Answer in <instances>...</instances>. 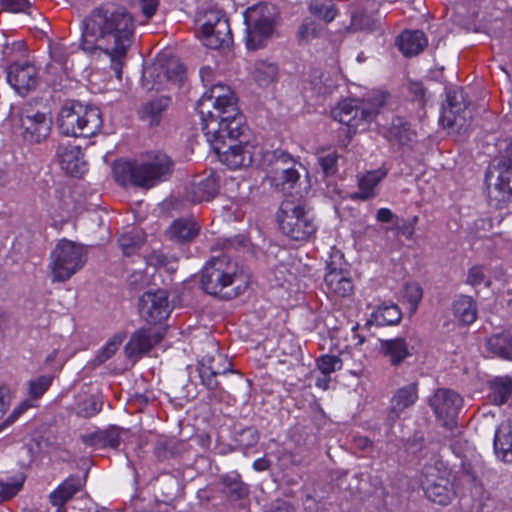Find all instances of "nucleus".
Here are the masks:
<instances>
[{
  "label": "nucleus",
  "instance_id": "obj_11",
  "mask_svg": "<svg viewBox=\"0 0 512 512\" xmlns=\"http://www.w3.org/2000/svg\"><path fill=\"white\" fill-rule=\"evenodd\" d=\"M277 16V7L268 3L256 4L245 11L246 45L249 50L263 47L264 41L274 32Z\"/></svg>",
  "mask_w": 512,
  "mask_h": 512
},
{
  "label": "nucleus",
  "instance_id": "obj_45",
  "mask_svg": "<svg viewBox=\"0 0 512 512\" xmlns=\"http://www.w3.org/2000/svg\"><path fill=\"white\" fill-rule=\"evenodd\" d=\"M339 155L336 151H321L318 153L317 161L325 177L333 176L338 171Z\"/></svg>",
  "mask_w": 512,
  "mask_h": 512
},
{
  "label": "nucleus",
  "instance_id": "obj_24",
  "mask_svg": "<svg viewBox=\"0 0 512 512\" xmlns=\"http://www.w3.org/2000/svg\"><path fill=\"white\" fill-rule=\"evenodd\" d=\"M162 340L159 333H152L150 329L141 328L135 331L125 345V354L130 359H137L150 351Z\"/></svg>",
  "mask_w": 512,
  "mask_h": 512
},
{
  "label": "nucleus",
  "instance_id": "obj_52",
  "mask_svg": "<svg viewBox=\"0 0 512 512\" xmlns=\"http://www.w3.org/2000/svg\"><path fill=\"white\" fill-rule=\"evenodd\" d=\"M178 444L173 440H160L154 448L155 456L159 461H166L179 454Z\"/></svg>",
  "mask_w": 512,
  "mask_h": 512
},
{
  "label": "nucleus",
  "instance_id": "obj_40",
  "mask_svg": "<svg viewBox=\"0 0 512 512\" xmlns=\"http://www.w3.org/2000/svg\"><path fill=\"white\" fill-rule=\"evenodd\" d=\"M387 171L384 169H377L369 171L363 175L358 182L360 193L355 195L356 198L361 200H368L374 196V188L385 178Z\"/></svg>",
  "mask_w": 512,
  "mask_h": 512
},
{
  "label": "nucleus",
  "instance_id": "obj_20",
  "mask_svg": "<svg viewBox=\"0 0 512 512\" xmlns=\"http://www.w3.org/2000/svg\"><path fill=\"white\" fill-rule=\"evenodd\" d=\"M7 81L20 95L27 94L37 84V71L34 65L14 63L7 69Z\"/></svg>",
  "mask_w": 512,
  "mask_h": 512
},
{
  "label": "nucleus",
  "instance_id": "obj_49",
  "mask_svg": "<svg viewBox=\"0 0 512 512\" xmlns=\"http://www.w3.org/2000/svg\"><path fill=\"white\" fill-rule=\"evenodd\" d=\"M321 29L322 26L313 17H306L299 26L297 38L300 42L308 41L310 38L317 37Z\"/></svg>",
  "mask_w": 512,
  "mask_h": 512
},
{
  "label": "nucleus",
  "instance_id": "obj_21",
  "mask_svg": "<svg viewBox=\"0 0 512 512\" xmlns=\"http://www.w3.org/2000/svg\"><path fill=\"white\" fill-rule=\"evenodd\" d=\"M219 487L222 497L230 503L242 505L249 498V486L236 471L220 475Z\"/></svg>",
  "mask_w": 512,
  "mask_h": 512
},
{
  "label": "nucleus",
  "instance_id": "obj_29",
  "mask_svg": "<svg viewBox=\"0 0 512 512\" xmlns=\"http://www.w3.org/2000/svg\"><path fill=\"white\" fill-rule=\"evenodd\" d=\"M121 429L117 426H110L106 430H99L91 434L81 435L84 444L95 449L113 448L116 449L120 445Z\"/></svg>",
  "mask_w": 512,
  "mask_h": 512
},
{
  "label": "nucleus",
  "instance_id": "obj_51",
  "mask_svg": "<svg viewBox=\"0 0 512 512\" xmlns=\"http://www.w3.org/2000/svg\"><path fill=\"white\" fill-rule=\"evenodd\" d=\"M123 341V336L115 335L104 347H102L93 360L94 365H100L109 360L118 350Z\"/></svg>",
  "mask_w": 512,
  "mask_h": 512
},
{
  "label": "nucleus",
  "instance_id": "obj_8",
  "mask_svg": "<svg viewBox=\"0 0 512 512\" xmlns=\"http://www.w3.org/2000/svg\"><path fill=\"white\" fill-rule=\"evenodd\" d=\"M277 220L282 233L294 241H306L316 232L313 214L303 201L284 200Z\"/></svg>",
  "mask_w": 512,
  "mask_h": 512
},
{
  "label": "nucleus",
  "instance_id": "obj_53",
  "mask_svg": "<svg viewBox=\"0 0 512 512\" xmlns=\"http://www.w3.org/2000/svg\"><path fill=\"white\" fill-rule=\"evenodd\" d=\"M317 368L323 375H330L331 373L342 369V360L336 355L325 354L321 355L317 361Z\"/></svg>",
  "mask_w": 512,
  "mask_h": 512
},
{
  "label": "nucleus",
  "instance_id": "obj_6",
  "mask_svg": "<svg viewBox=\"0 0 512 512\" xmlns=\"http://www.w3.org/2000/svg\"><path fill=\"white\" fill-rule=\"evenodd\" d=\"M390 95L384 92H373L363 99H345L333 110L332 117L355 131L376 120L384 112Z\"/></svg>",
  "mask_w": 512,
  "mask_h": 512
},
{
  "label": "nucleus",
  "instance_id": "obj_22",
  "mask_svg": "<svg viewBox=\"0 0 512 512\" xmlns=\"http://www.w3.org/2000/svg\"><path fill=\"white\" fill-rule=\"evenodd\" d=\"M53 379V375L45 374L29 380L27 383L29 398L24 400L3 424L12 423L23 411L29 408L38 407L39 399L48 391L52 385Z\"/></svg>",
  "mask_w": 512,
  "mask_h": 512
},
{
  "label": "nucleus",
  "instance_id": "obj_25",
  "mask_svg": "<svg viewBox=\"0 0 512 512\" xmlns=\"http://www.w3.org/2000/svg\"><path fill=\"white\" fill-rule=\"evenodd\" d=\"M218 192V177L214 172H211L205 177L193 180L186 188V197L194 203H200L212 200Z\"/></svg>",
  "mask_w": 512,
  "mask_h": 512
},
{
  "label": "nucleus",
  "instance_id": "obj_3",
  "mask_svg": "<svg viewBox=\"0 0 512 512\" xmlns=\"http://www.w3.org/2000/svg\"><path fill=\"white\" fill-rule=\"evenodd\" d=\"M174 168L175 163L169 155L155 151L147 153L139 160L115 162L113 175L122 186L130 183L135 187L150 189L168 181Z\"/></svg>",
  "mask_w": 512,
  "mask_h": 512
},
{
  "label": "nucleus",
  "instance_id": "obj_55",
  "mask_svg": "<svg viewBox=\"0 0 512 512\" xmlns=\"http://www.w3.org/2000/svg\"><path fill=\"white\" fill-rule=\"evenodd\" d=\"M376 20L363 11L351 14V28L357 30H374L376 28Z\"/></svg>",
  "mask_w": 512,
  "mask_h": 512
},
{
  "label": "nucleus",
  "instance_id": "obj_23",
  "mask_svg": "<svg viewBox=\"0 0 512 512\" xmlns=\"http://www.w3.org/2000/svg\"><path fill=\"white\" fill-rule=\"evenodd\" d=\"M56 155L62 170L68 175L81 177L85 173L86 163L83 160L82 151L79 146L59 144Z\"/></svg>",
  "mask_w": 512,
  "mask_h": 512
},
{
  "label": "nucleus",
  "instance_id": "obj_31",
  "mask_svg": "<svg viewBox=\"0 0 512 512\" xmlns=\"http://www.w3.org/2000/svg\"><path fill=\"white\" fill-rule=\"evenodd\" d=\"M181 491V483L177 476L170 473H163L155 483V499L160 503L173 501Z\"/></svg>",
  "mask_w": 512,
  "mask_h": 512
},
{
  "label": "nucleus",
  "instance_id": "obj_41",
  "mask_svg": "<svg viewBox=\"0 0 512 512\" xmlns=\"http://www.w3.org/2000/svg\"><path fill=\"white\" fill-rule=\"evenodd\" d=\"M491 398L494 404H505L512 394V378L509 376L495 377L489 382Z\"/></svg>",
  "mask_w": 512,
  "mask_h": 512
},
{
  "label": "nucleus",
  "instance_id": "obj_59",
  "mask_svg": "<svg viewBox=\"0 0 512 512\" xmlns=\"http://www.w3.org/2000/svg\"><path fill=\"white\" fill-rule=\"evenodd\" d=\"M221 20H228L225 15L219 10L206 11L202 18L198 21L201 22V32L211 27L216 26Z\"/></svg>",
  "mask_w": 512,
  "mask_h": 512
},
{
  "label": "nucleus",
  "instance_id": "obj_27",
  "mask_svg": "<svg viewBox=\"0 0 512 512\" xmlns=\"http://www.w3.org/2000/svg\"><path fill=\"white\" fill-rule=\"evenodd\" d=\"M87 473L81 477L70 475L49 495L50 503L57 507V512H62L65 504L71 500L75 494L82 490L85 485Z\"/></svg>",
  "mask_w": 512,
  "mask_h": 512
},
{
  "label": "nucleus",
  "instance_id": "obj_30",
  "mask_svg": "<svg viewBox=\"0 0 512 512\" xmlns=\"http://www.w3.org/2000/svg\"><path fill=\"white\" fill-rule=\"evenodd\" d=\"M204 45L210 49L228 47L233 39L228 20H221L216 26L202 31Z\"/></svg>",
  "mask_w": 512,
  "mask_h": 512
},
{
  "label": "nucleus",
  "instance_id": "obj_10",
  "mask_svg": "<svg viewBox=\"0 0 512 512\" xmlns=\"http://www.w3.org/2000/svg\"><path fill=\"white\" fill-rule=\"evenodd\" d=\"M87 253L83 245L61 239L50 255L52 282H65L83 268Z\"/></svg>",
  "mask_w": 512,
  "mask_h": 512
},
{
  "label": "nucleus",
  "instance_id": "obj_63",
  "mask_svg": "<svg viewBox=\"0 0 512 512\" xmlns=\"http://www.w3.org/2000/svg\"><path fill=\"white\" fill-rule=\"evenodd\" d=\"M409 92L413 96V100L419 102L421 106H424L426 102V89L421 82H410Z\"/></svg>",
  "mask_w": 512,
  "mask_h": 512
},
{
  "label": "nucleus",
  "instance_id": "obj_62",
  "mask_svg": "<svg viewBox=\"0 0 512 512\" xmlns=\"http://www.w3.org/2000/svg\"><path fill=\"white\" fill-rule=\"evenodd\" d=\"M1 5L10 12H26L31 6L28 0H0Z\"/></svg>",
  "mask_w": 512,
  "mask_h": 512
},
{
  "label": "nucleus",
  "instance_id": "obj_58",
  "mask_svg": "<svg viewBox=\"0 0 512 512\" xmlns=\"http://www.w3.org/2000/svg\"><path fill=\"white\" fill-rule=\"evenodd\" d=\"M465 283L471 286H478L481 283H485L487 287L491 285V281L487 279L484 267L481 265H474L468 270Z\"/></svg>",
  "mask_w": 512,
  "mask_h": 512
},
{
  "label": "nucleus",
  "instance_id": "obj_5",
  "mask_svg": "<svg viewBox=\"0 0 512 512\" xmlns=\"http://www.w3.org/2000/svg\"><path fill=\"white\" fill-rule=\"evenodd\" d=\"M56 124L65 136L89 138L100 132L102 113L98 107L69 100L61 107Z\"/></svg>",
  "mask_w": 512,
  "mask_h": 512
},
{
  "label": "nucleus",
  "instance_id": "obj_16",
  "mask_svg": "<svg viewBox=\"0 0 512 512\" xmlns=\"http://www.w3.org/2000/svg\"><path fill=\"white\" fill-rule=\"evenodd\" d=\"M237 107V99L230 87L222 84H212L197 101L198 114L204 111L224 110Z\"/></svg>",
  "mask_w": 512,
  "mask_h": 512
},
{
  "label": "nucleus",
  "instance_id": "obj_38",
  "mask_svg": "<svg viewBox=\"0 0 512 512\" xmlns=\"http://www.w3.org/2000/svg\"><path fill=\"white\" fill-rule=\"evenodd\" d=\"M486 348L493 355L512 361V334L501 332L486 340Z\"/></svg>",
  "mask_w": 512,
  "mask_h": 512
},
{
  "label": "nucleus",
  "instance_id": "obj_43",
  "mask_svg": "<svg viewBox=\"0 0 512 512\" xmlns=\"http://www.w3.org/2000/svg\"><path fill=\"white\" fill-rule=\"evenodd\" d=\"M278 76V67L274 63L259 61L255 65L254 79L259 86H268L273 83Z\"/></svg>",
  "mask_w": 512,
  "mask_h": 512
},
{
  "label": "nucleus",
  "instance_id": "obj_36",
  "mask_svg": "<svg viewBox=\"0 0 512 512\" xmlns=\"http://www.w3.org/2000/svg\"><path fill=\"white\" fill-rule=\"evenodd\" d=\"M387 138L399 145H406L413 140L415 136L411 124L401 116L392 118L391 125L387 131Z\"/></svg>",
  "mask_w": 512,
  "mask_h": 512
},
{
  "label": "nucleus",
  "instance_id": "obj_33",
  "mask_svg": "<svg viewBox=\"0 0 512 512\" xmlns=\"http://www.w3.org/2000/svg\"><path fill=\"white\" fill-rule=\"evenodd\" d=\"M427 38L424 32L404 31L401 33L396 41L399 50L406 56L411 57L418 55L427 46Z\"/></svg>",
  "mask_w": 512,
  "mask_h": 512
},
{
  "label": "nucleus",
  "instance_id": "obj_60",
  "mask_svg": "<svg viewBox=\"0 0 512 512\" xmlns=\"http://www.w3.org/2000/svg\"><path fill=\"white\" fill-rule=\"evenodd\" d=\"M496 147L499 153V158L494 160L492 164L502 161L512 164V140L509 138L498 140Z\"/></svg>",
  "mask_w": 512,
  "mask_h": 512
},
{
  "label": "nucleus",
  "instance_id": "obj_42",
  "mask_svg": "<svg viewBox=\"0 0 512 512\" xmlns=\"http://www.w3.org/2000/svg\"><path fill=\"white\" fill-rule=\"evenodd\" d=\"M163 76L168 82L180 86L185 78L184 66L177 59H170L158 67L157 77Z\"/></svg>",
  "mask_w": 512,
  "mask_h": 512
},
{
  "label": "nucleus",
  "instance_id": "obj_15",
  "mask_svg": "<svg viewBox=\"0 0 512 512\" xmlns=\"http://www.w3.org/2000/svg\"><path fill=\"white\" fill-rule=\"evenodd\" d=\"M466 102L462 88L449 89L446 92V102L442 106L440 121L444 127H462L466 122Z\"/></svg>",
  "mask_w": 512,
  "mask_h": 512
},
{
  "label": "nucleus",
  "instance_id": "obj_17",
  "mask_svg": "<svg viewBox=\"0 0 512 512\" xmlns=\"http://www.w3.org/2000/svg\"><path fill=\"white\" fill-rule=\"evenodd\" d=\"M417 399V383H409L398 388L390 399V406L386 418L388 426H393L402 413H404L406 409L412 407L416 403Z\"/></svg>",
  "mask_w": 512,
  "mask_h": 512
},
{
  "label": "nucleus",
  "instance_id": "obj_9",
  "mask_svg": "<svg viewBox=\"0 0 512 512\" xmlns=\"http://www.w3.org/2000/svg\"><path fill=\"white\" fill-rule=\"evenodd\" d=\"M451 472L436 454L422 468L421 486L425 496L433 503L448 505L455 496Z\"/></svg>",
  "mask_w": 512,
  "mask_h": 512
},
{
  "label": "nucleus",
  "instance_id": "obj_47",
  "mask_svg": "<svg viewBox=\"0 0 512 512\" xmlns=\"http://www.w3.org/2000/svg\"><path fill=\"white\" fill-rule=\"evenodd\" d=\"M310 13L325 23H330L337 15L335 6L328 2H311L309 5Z\"/></svg>",
  "mask_w": 512,
  "mask_h": 512
},
{
  "label": "nucleus",
  "instance_id": "obj_37",
  "mask_svg": "<svg viewBox=\"0 0 512 512\" xmlns=\"http://www.w3.org/2000/svg\"><path fill=\"white\" fill-rule=\"evenodd\" d=\"M454 316L464 325L472 324L477 318L476 301L468 295H460L452 305Z\"/></svg>",
  "mask_w": 512,
  "mask_h": 512
},
{
  "label": "nucleus",
  "instance_id": "obj_35",
  "mask_svg": "<svg viewBox=\"0 0 512 512\" xmlns=\"http://www.w3.org/2000/svg\"><path fill=\"white\" fill-rule=\"evenodd\" d=\"M494 451L504 462L512 463V427L502 423L495 431Z\"/></svg>",
  "mask_w": 512,
  "mask_h": 512
},
{
  "label": "nucleus",
  "instance_id": "obj_50",
  "mask_svg": "<svg viewBox=\"0 0 512 512\" xmlns=\"http://www.w3.org/2000/svg\"><path fill=\"white\" fill-rule=\"evenodd\" d=\"M102 405L103 402L99 397L91 395L79 404L76 414L78 417L91 418L102 410Z\"/></svg>",
  "mask_w": 512,
  "mask_h": 512
},
{
  "label": "nucleus",
  "instance_id": "obj_26",
  "mask_svg": "<svg viewBox=\"0 0 512 512\" xmlns=\"http://www.w3.org/2000/svg\"><path fill=\"white\" fill-rule=\"evenodd\" d=\"M200 232V225L193 217L175 219L165 231L166 237L177 244L192 242Z\"/></svg>",
  "mask_w": 512,
  "mask_h": 512
},
{
  "label": "nucleus",
  "instance_id": "obj_7",
  "mask_svg": "<svg viewBox=\"0 0 512 512\" xmlns=\"http://www.w3.org/2000/svg\"><path fill=\"white\" fill-rule=\"evenodd\" d=\"M236 265L226 256L209 260L201 271V288L209 295L231 300L241 293Z\"/></svg>",
  "mask_w": 512,
  "mask_h": 512
},
{
  "label": "nucleus",
  "instance_id": "obj_57",
  "mask_svg": "<svg viewBox=\"0 0 512 512\" xmlns=\"http://www.w3.org/2000/svg\"><path fill=\"white\" fill-rule=\"evenodd\" d=\"M406 449L408 452L417 455L419 458L427 456V453H423L427 449L425 445V439L422 432H415L406 441Z\"/></svg>",
  "mask_w": 512,
  "mask_h": 512
},
{
  "label": "nucleus",
  "instance_id": "obj_1",
  "mask_svg": "<svg viewBox=\"0 0 512 512\" xmlns=\"http://www.w3.org/2000/svg\"><path fill=\"white\" fill-rule=\"evenodd\" d=\"M134 35L132 14L122 5L104 3L92 9L83 19L79 47L89 54L102 50L110 58L115 77L121 80Z\"/></svg>",
  "mask_w": 512,
  "mask_h": 512
},
{
  "label": "nucleus",
  "instance_id": "obj_54",
  "mask_svg": "<svg viewBox=\"0 0 512 512\" xmlns=\"http://www.w3.org/2000/svg\"><path fill=\"white\" fill-rule=\"evenodd\" d=\"M258 431L254 427H246L235 434V442L240 449H248L257 444Z\"/></svg>",
  "mask_w": 512,
  "mask_h": 512
},
{
  "label": "nucleus",
  "instance_id": "obj_32",
  "mask_svg": "<svg viewBox=\"0 0 512 512\" xmlns=\"http://www.w3.org/2000/svg\"><path fill=\"white\" fill-rule=\"evenodd\" d=\"M171 101V97L162 95L145 102L139 110L140 118L147 121L150 126L159 125L162 115L170 106Z\"/></svg>",
  "mask_w": 512,
  "mask_h": 512
},
{
  "label": "nucleus",
  "instance_id": "obj_34",
  "mask_svg": "<svg viewBox=\"0 0 512 512\" xmlns=\"http://www.w3.org/2000/svg\"><path fill=\"white\" fill-rule=\"evenodd\" d=\"M379 341L381 352L389 358V362L393 366L400 365L411 355L404 338L380 339Z\"/></svg>",
  "mask_w": 512,
  "mask_h": 512
},
{
  "label": "nucleus",
  "instance_id": "obj_61",
  "mask_svg": "<svg viewBox=\"0 0 512 512\" xmlns=\"http://www.w3.org/2000/svg\"><path fill=\"white\" fill-rule=\"evenodd\" d=\"M326 496L315 498L311 492H305L303 506L306 512H321L326 504Z\"/></svg>",
  "mask_w": 512,
  "mask_h": 512
},
{
  "label": "nucleus",
  "instance_id": "obj_39",
  "mask_svg": "<svg viewBox=\"0 0 512 512\" xmlns=\"http://www.w3.org/2000/svg\"><path fill=\"white\" fill-rule=\"evenodd\" d=\"M402 313L394 303H383L371 314L368 323H375L377 326L395 325L401 321Z\"/></svg>",
  "mask_w": 512,
  "mask_h": 512
},
{
  "label": "nucleus",
  "instance_id": "obj_28",
  "mask_svg": "<svg viewBox=\"0 0 512 512\" xmlns=\"http://www.w3.org/2000/svg\"><path fill=\"white\" fill-rule=\"evenodd\" d=\"M327 270L324 283L328 291L340 297L350 296L353 293L354 286L348 272L337 269L333 266V263L327 264Z\"/></svg>",
  "mask_w": 512,
  "mask_h": 512
},
{
  "label": "nucleus",
  "instance_id": "obj_4",
  "mask_svg": "<svg viewBox=\"0 0 512 512\" xmlns=\"http://www.w3.org/2000/svg\"><path fill=\"white\" fill-rule=\"evenodd\" d=\"M196 371L200 383L207 390L210 403H221L228 396L232 384L243 383L242 375L232 370V364L220 353L206 355L198 361Z\"/></svg>",
  "mask_w": 512,
  "mask_h": 512
},
{
  "label": "nucleus",
  "instance_id": "obj_19",
  "mask_svg": "<svg viewBox=\"0 0 512 512\" xmlns=\"http://www.w3.org/2000/svg\"><path fill=\"white\" fill-rule=\"evenodd\" d=\"M21 126L24 129V137L30 142L40 143L47 138L51 131L52 119L43 112L23 113Z\"/></svg>",
  "mask_w": 512,
  "mask_h": 512
},
{
  "label": "nucleus",
  "instance_id": "obj_56",
  "mask_svg": "<svg viewBox=\"0 0 512 512\" xmlns=\"http://www.w3.org/2000/svg\"><path fill=\"white\" fill-rule=\"evenodd\" d=\"M423 296L421 286L416 283H407L404 287V298L411 306V312H415Z\"/></svg>",
  "mask_w": 512,
  "mask_h": 512
},
{
  "label": "nucleus",
  "instance_id": "obj_18",
  "mask_svg": "<svg viewBox=\"0 0 512 512\" xmlns=\"http://www.w3.org/2000/svg\"><path fill=\"white\" fill-rule=\"evenodd\" d=\"M257 154L256 159L260 157V165L261 167L270 175L272 178L278 174H283V172L291 167L298 166L299 168H303L301 163L297 162L294 157L288 152L276 149L271 151L262 152L259 148L256 147ZM255 160L254 163H256Z\"/></svg>",
  "mask_w": 512,
  "mask_h": 512
},
{
  "label": "nucleus",
  "instance_id": "obj_13",
  "mask_svg": "<svg viewBox=\"0 0 512 512\" xmlns=\"http://www.w3.org/2000/svg\"><path fill=\"white\" fill-rule=\"evenodd\" d=\"M139 311L150 324H159L166 320L172 311L168 292L163 289L146 291L139 299Z\"/></svg>",
  "mask_w": 512,
  "mask_h": 512
},
{
  "label": "nucleus",
  "instance_id": "obj_64",
  "mask_svg": "<svg viewBox=\"0 0 512 512\" xmlns=\"http://www.w3.org/2000/svg\"><path fill=\"white\" fill-rule=\"evenodd\" d=\"M142 13L146 18H151L159 5V0H140Z\"/></svg>",
  "mask_w": 512,
  "mask_h": 512
},
{
  "label": "nucleus",
  "instance_id": "obj_46",
  "mask_svg": "<svg viewBox=\"0 0 512 512\" xmlns=\"http://www.w3.org/2000/svg\"><path fill=\"white\" fill-rule=\"evenodd\" d=\"M297 167L298 166L291 167L288 170L286 169L283 174L273 176L271 180L274 186L282 191L294 188L300 179V173Z\"/></svg>",
  "mask_w": 512,
  "mask_h": 512
},
{
  "label": "nucleus",
  "instance_id": "obj_44",
  "mask_svg": "<svg viewBox=\"0 0 512 512\" xmlns=\"http://www.w3.org/2000/svg\"><path fill=\"white\" fill-rule=\"evenodd\" d=\"M119 246L126 256L133 255L143 244V237L135 230L123 233L118 238Z\"/></svg>",
  "mask_w": 512,
  "mask_h": 512
},
{
  "label": "nucleus",
  "instance_id": "obj_48",
  "mask_svg": "<svg viewBox=\"0 0 512 512\" xmlns=\"http://www.w3.org/2000/svg\"><path fill=\"white\" fill-rule=\"evenodd\" d=\"M24 480V475L19 473L10 481H0V502L14 497L21 490Z\"/></svg>",
  "mask_w": 512,
  "mask_h": 512
},
{
  "label": "nucleus",
  "instance_id": "obj_12",
  "mask_svg": "<svg viewBox=\"0 0 512 512\" xmlns=\"http://www.w3.org/2000/svg\"><path fill=\"white\" fill-rule=\"evenodd\" d=\"M485 182L491 205L502 209L512 202V164L505 161L491 164L485 173Z\"/></svg>",
  "mask_w": 512,
  "mask_h": 512
},
{
  "label": "nucleus",
  "instance_id": "obj_14",
  "mask_svg": "<svg viewBox=\"0 0 512 512\" xmlns=\"http://www.w3.org/2000/svg\"><path fill=\"white\" fill-rule=\"evenodd\" d=\"M429 405L436 417L443 420L445 426H450L462 409L463 399L451 389L439 388L429 399Z\"/></svg>",
  "mask_w": 512,
  "mask_h": 512
},
{
  "label": "nucleus",
  "instance_id": "obj_2",
  "mask_svg": "<svg viewBox=\"0 0 512 512\" xmlns=\"http://www.w3.org/2000/svg\"><path fill=\"white\" fill-rule=\"evenodd\" d=\"M202 130L221 162L236 170L252 166L256 146L249 143L245 116L237 107L199 114Z\"/></svg>",
  "mask_w": 512,
  "mask_h": 512
}]
</instances>
